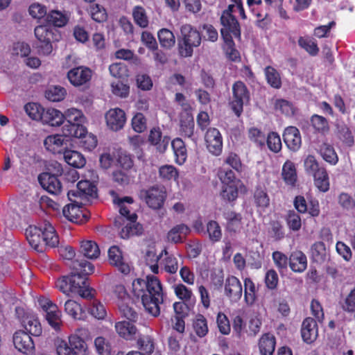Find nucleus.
<instances>
[{
    "instance_id": "1",
    "label": "nucleus",
    "mask_w": 355,
    "mask_h": 355,
    "mask_svg": "<svg viewBox=\"0 0 355 355\" xmlns=\"http://www.w3.org/2000/svg\"><path fill=\"white\" fill-rule=\"evenodd\" d=\"M132 293L141 303L146 311L154 317L160 313L159 304L164 302V293L159 279L148 275L146 279H137L132 282Z\"/></svg>"
},
{
    "instance_id": "2",
    "label": "nucleus",
    "mask_w": 355,
    "mask_h": 355,
    "mask_svg": "<svg viewBox=\"0 0 355 355\" xmlns=\"http://www.w3.org/2000/svg\"><path fill=\"white\" fill-rule=\"evenodd\" d=\"M73 272L69 275L63 276L55 282V286L61 292L69 295L80 291V287L85 284L87 276L94 272V266L87 261L74 260L72 262Z\"/></svg>"
},
{
    "instance_id": "3",
    "label": "nucleus",
    "mask_w": 355,
    "mask_h": 355,
    "mask_svg": "<svg viewBox=\"0 0 355 355\" xmlns=\"http://www.w3.org/2000/svg\"><path fill=\"white\" fill-rule=\"evenodd\" d=\"M223 28L220 33L223 40V51L226 58L232 62H240L241 57L240 52L236 49L233 37L241 39L240 24H222Z\"/></svg>"
},
{
    "instance_id": "4",
    "label": "nucleus",
    "mask_w": 355,
    "mask_h": 355,
    "mask_svg": "<svg viewBox=\"0 0 355 355\" xmlns=\"http://www.w3.org/2000/svg\"><path fill=\"white\" fill-rule=\"evenodd\" d=\"M232 90V97L230 102V106L233 112L239 117L243 111V105L250 102V92L241 80L234 82Z\"/></svg>"
},
{
    "instance_id": "5",
    "label": "nucleus",
    "mask_w": 355,
    "mask_h": 355,
    "mask_svg": "<svg viewBox=\"0 0 355 355\" xmlns=\"http://www.w3.org/2000/svg\"><path fill=\"white\" fill-rule=\"evenodd\" d=\"M55 174H51L48 172L42 173L38 176V181L42 187L51 194L58 195L62 191V184L58 175H61L63 172L60 164L55 162L54 164Z\"/></svg>"
},
{
    "instance_id": "6",
    "label": "nucleus",
    "mask_w": 355,
    "mask_h": 355,
    "mask_svg": "<svg viewBox=\"0 0 355 355\" xmlns=\"http://www.w3.org/2000/svg\"><path fill=\"white\" fill-rule=\"evenodd\" d=\"M29 15L35 19H41L46 17L45 22H68L69 17L67 14L59 10H51L47 14L45 6L39 3H33L28 8Z\"/></svg>"
},
{
    "instance_id": "7",
    "label": "nucleus",
    "mask_w": 355,
    "mask_h": 355,
    "mask_svg": "<svg viewBox=\"0 0 355 355\" xmlns=\"http://www.w3.org/2000/svg\"><path fill=\"white\" fill-rule=\"evenodd\" d=\"M140 197L145 200L150 208L159 209L164 205L166 192L164 187L153 186L148 189L141 190Z\"/></svg>"
},
{
    "instance_id": "8",
    "label": "nucleus",
    "mask_w": 355,
    "mask_h": 355,
    "mask_svg": "<svg viewBox=\"0 0 355 355\" xmlns=\"http://www.w3.org/2000/svg\"><path fill=\"white\" fill-rule=\"evenodd\" d=\"M67 24H41L35 28V35L39 41H58L60 37L57 28L64 27Z\"/></svg>"
},
{
    "instance_id": "9",
    "label": "nucleus",
    "mask_w": 355,
    "mask_h": 355,
    "mask_svg": "<svg viewBox=\"0 0 355 355\" xmlns=\"http://www.w3.org/2000/svg\"><path fill=\"white\" fill-rule=\"evenodd\" d=\"M205 141L208 151L213 155L218 156L223 151V137L216 128H209L205 135Z\"/></svg>"
},
{
    "instance_id": "10",
    "label": "nucleus",
    "mask_w": 355,
    "mask_h": 355,
    "mask_svg": "<svg viewBox=\"0 0 355 355\" xmlns=\"http://www.w3.org/2000/svg\"><path fill=\"white\" fill-rule=\"evenodd\" d=\"M15 347L20 352L29 354L35 350V344L31 334L23 330L16 331L12 338Z\"/></svg>"
},
{
    "instance_id": "11",
    "label": "nucleus",
    "mask_w": 355,
    "mask_h": 355,
    "mask_svg": "<svg viewBox=\"0 0 355 355\" xmlns=\"http://www.w3.org/2000/svg\"><path fill=\"white\" fill-rule=\"evenodd\" d=\"M224 293L225 296L231 301H239L243 293V288L240 280L234 275H228L224 283Z\"/></svg>"
},
{
    "instance_id": "12",
    "label": "nucleus",
    "mask_w": 355,
    "mask_h": 355,
    "mask_svg": "<svg viewBox=\"0 0 355 355\" xmlns=\"http://www.w3.org/2000/svg\"><path fill=\"white\" fill-rule=\"evenodd\" d=\"M105 117L107 127L113 131L122 129L126 122L125 112L117 107L109 110Z\"/></svg>"
},
{
    "instance_id": "13",
    "label": "nucleus",
    "mask_w": 355,
    "mask_h": 355,
    "mask_svg": "<svg viewBox=\"0 0 355 355\" xmlns=\"http://www.w3.org/2000/svg\"><path fill=\"white\" fill-rule=\"evenodd\" d=\"M92 71L85 67H78L69 70L67 78L71 85L75 87L82 86L87 83L92 78Z\"/></svg>"
},
{
    "instance_id": "14",
    "label": "nucleus",
    "mask_w": 355,
    "mask_h": 355,
    "mask_svg": "<svg viewBox=\"0 0 355 355\" xmlns=\"http://www.w3.org/2000/svg\"><path fill=\"white\" fill-rule=\"evenodd\" d=\"M89 335L88 329L80 328L75 335L69 337V345L73 349L76 355H85L87 349V344L83 338Z\"/></svg>"
},
{
    "instance_id": "15",
    "label": "nucleus",
    "mask_w": 355,
    "mask_h": 355,
    "mask_svg": "<svg viewBox=\"0 0 355 355\" xmlns=\"http://www.w3.org/2000/svg\"><path fill=\"white\" fill-rule=\"evenodd\" d=\"M300 333L304 343L307 344L313 343L318 336V327L315 320L311 317H307L304 319L302 323Z\"/></svg>"
},
{
    "instance_id": "16",
    "label": "nucleus",
    "mask_w": 355,
    "mask_h": 355,
    "mask_svg": "<svg viewBox=\"0 0 355 355\" xmlns=\"http://www.w3.org/2000/svg\"><path fill=\"white\" fill-rule=\"evenodd\" d=\"M97 189L89 180H80L77 184L76 191L70 190L67 192V196L70 201H73V198L80 197V198H87V197H94L96 195Z\"/></svg>"
},
{
    "instance_id": "17",
    "label": "nucleus",
    "mask_w": 355,
    "mask_h": 355,
    "mask_svg": "<svg viewBox=\"0 0 355 355\" xmlns=\"http://www.w3.org/2000/svg\"><path fill=\"white\" fill-rule=\"evenodd\" d=\"M68 139L64 135H53L48 136L44 141L46 148L53 154H63L67 150Z\"/></svg>"
},
{
    "instance_id": "18",
    "label": "nucleus",
    "mask_w": 355,
    "mask_h": 355,
    "mask_svg": "<svg viewBox=\"0 0 355 355\" xmlns=\"http://www.w3.org/2000/svg\"><path fill=\"white\" fill-rule=\"evenodd\" d=\"M25 234L29 245L34 250L40 252L45 250V243L42 239L41 227L30 225L26 229Z\"/></svg>"
},
{
    "instance_id": "19",
    "label": "nucleus",
    "mask_w": 355,
    "mask_h": 355,
    "mask_svg": "<svg viewBox=\"0 0 355 355\" xmlns=\"http://www.w3.org/2000/svg\"><path fill=\"white\" fill-rule=\"evenodd\" d=\"M283 139L287 148L293 152H297L301 148V134L299 129L295 126H288L285 128Z\"/></svg>"
},
{
    "instance_id": "20",
    "label": "nucleus",
    "mask_w": 355,
    "mask_h": 355,
    "mask_svg": "<svg viewBox=\"0 0 355 355\" xmlns=\"http://www.w3.org/2000/svg\"><path fill=\"white\" fill-rule=\"evenodd\" d=\"M40 304L46 313V318L49 324L55 330L59 329L61 314L58 311V306L49 300H41Z\"/></svg>"
},
{
    "instance_id": "21",
    "label": "nucleus",
    "mask_w": 355,
    "mask_h": 355,
    "mask_svg": "<svg viewBox=\"0 0 355 355\" xmlns=\"http://www.w3.org/2000/svg\"><path fill=\"white\" fill-rule=\"evenodd\" d=\"M148 141L159 153H164L168 146L171 138L166 135L163 136L159 128H153L150 131Z\"/></svg>"
},
{
    "instance_id": "22",
    "label": "nucleus",
    "mask_w": 355,
    "mask_h": 355,
    "mask_svg": "<svg viewBox=\"0 0 355 355\" xmlns=\"http://www.w3.org/2000/svg\"><path fill=\"white\" fill-rule=\"evenodd\" d=\"M108 257L110 264L116 267L121 273L127 275L130 272V266L123 261L122 252L118 246L113 245L110 248Z\"/></svg>"
},
{
    "instance_id": "23",
    "label": "nucleus",
    "mask_w": 355,
    "mask_h": 355,
    "mask_svg": "<svg viewBox=\"0 0 355 355\" xmlns=\"http://www.w3.org/2000/svg\"><path fill=\"white\" fill-rule=\"evenodd\" d=\"M160 259L159 266L169 274H175L178 270V261L174 254L168 252L166 248H164L159 254Z\"/></svg>"
},
{
    "instance_id": "24",
    "label": "nucleus",
    "mask_w": 355,
    "mask_h": 355,
    "mask_svg": "<svg viewBox=\"0 0 355 355\" xmlns=\"http://www.w3.org/2000/svg\"><path fill=\"white\" fill-rule=\"evenodd\" d=\"M194 119L192 114L185 110L180 115V132L183 137L191 138L194 133Z\"/></svg>"
},
{
    "instance_id": "25",
    "label": "nucleus",
    "mask_w": 355,
    "mask_h": 355,
    "mask_svg": "<svg viewBox=\"0 0 355 355\" xmlns=\"http://www.w3.org/2000/svg\"><path fill=\"white\" fill-rule=\"evenodd\" d=\"M64 120V116L60 111L54 108H48L44 109L39 121L51 126H60Z\"/></svg>"
},
{
    "instance_id": "26",
    "label": "nucleus",
    "mask_w": 355,
    "mask_h": 355,
    "mask_svg": "<svg viewBox=\"0 0 355 355\" xmlns=\"http://www.w3.org/2000/svg\"><path fill=\"white\" fill-rule=\"evenodd\" d=\"M289 266L294 272L302 273L307 268V258L304 252L295 250L289 256Z\"/></svg>"
},
{
    "instance_id": "27",
    "label": "nucleus",
    "mask_w": 355,
    "mask_h": 355,
    "mask_svg": "<svg viewBox=\"0 0 355 355\" xmlns=\"http://www.w3.org/2000/svg\"><path fill=\"white\" fill-rule=\"evenodd\" d=\"M42 239L45 243V248H55L59 244V237L54 227L48 221H44L41 226Z\"/></svg>"
},
{
    "instance_id": "28",
    "label": "nucleus",
    "mask_w": 355,
    "mask_h": 355,
    "mask_svg": "<svg viewBox=\"0 0 355 355\" xmlns=\"http://www.w3.org/2000/svg\"><path fill=\"white\" fill-rule=\"evenodd\" d=\"M282 177L286 185L295 187L297 180V170L295 164L286 160L282 166Z\"/></svg>"
},
{
    "instance_id": "29",
    "label": "nucleus",
    "mask_w": 355,
    "mask_h": 355,
    "mask_svg": "<svg viewBox=\"0 0 355 355\" xmlns=\"http://www.w3.org/2000/svg\"><path fill=\"white\" fill-rule=\"evenodd\" d=\"M62 132L65 137L79 139L87 133V128L84 124L66 121Z\"/></svg>"
},
{
    "instance_id": "30",
    "label": "nucleus",
    "mask_w": 355,
    "mask_h": 355,
    "mask_svg": "<svg viewBox=\"0 0 355 355\" xmlns=\"http://www.w3.org/2000/svg\"><path fill=\"white\" fill-rule=\"evenodd\" d=\"M171 147L175 155V163L182 165L187 158V150L183 140L179 137L171 141Z\"/></svg>"
},
{
    "instance_id": "31",
    "label": "nucleus",
    "mask_w": 355,
    "mask_h": 355,
    "mask_svg": "<svg viewBox=\"0 0 355 355\" xmlns=\"http://www.w3.org/2000/svg\"><path fill=\"white\" fill-rule=\"evenodd\" d=\"M276 345L274 335L266 333L262 335L259 341V348L261 355H272Z\"/></svg>"
},
{
    "instance_id": "32",
    "label": "nucleus",
    "mask_w": 355,
    "mask_h": 355,
    "mask_svg": "<svg viewBox=\"0 0 355 355\" xmlns=\"http://www.w3.org/2000/svg\"><path fill=\"white\" fill-rule=\"evenodd\" d=\"M62 214L68 220L75 223L83 222V218H85V215L81 211V207L74 203L64 206Z\"/></svg>"
},
{
    "instance_id": "33",
    "label": "nucleus",
    "mask_w": 355,
    "mask_h": 355,
    "mask_svg": "<svg viewBox=\"0 0 355 355\" xmlns=\"http://www.w3.org/2000/svg\"><path fill=\"white\" fill-rule=\"evenodd\" d=\"M182 38L186 42H190L193 46H198L201 43V35L198 31L192 28L190 24H184L180 28Z\"/></svg>"
},
{
    "instance_id": "34",
    "label": "nucleus",
    "mask_w": 355,
    "mask_h": 355,
    "mask_svg": "<svg viewBox=\"0 0 355 355\" xmlns=\"http://www.w3.org/2000/svg\"><path fill=\"white\" fill-rule=\"evenodd\" d=\"M114 327L117 334L124 339L132 340L135 338L137 329L130 322L120 321L116 322Z\"/></svg>"
},
{
    "instance_id": "35",
    "label": "nucleus",
    "mask_w": 355,
    "mask_h": 355,
    "mask_svg": "<svg viewBox=\"0 0 355 355\" xmlns=\"http://www.w3.org/2000/svg\"><path fill=\"white\" fill-rule=\"evenodd\" d=\"M227 220V230L230 232H236L242 227V215L233 211H227L223 214Z\"/></svg>"
},
{
    "instance_id": "36",
    "label": "nucleus",
    "mask_w": 355,
    "mask_h": 355,
    "mask_svg": "<svg viewBox=\"0 0 355 355\" xmlns=\"http://www.w3.org/2000/svg\"><path fill=\"white\" fill-rule=\"evenodd\" d=\"M63 155L65 162L74 168H80L86 164L85 157L76 150H65Z\"/></svg>"
},
{
    "instance_id": "37",
    "label": "nucleus",
    "mask_w": 355,
    "mask_h": 355,
    "mask_svg": "<svg viewBox=\"0 0 355 355\" xmlns=\"http://www.w3.org/2000/svg\"><path fill=\"white\" fill-rule=\"evenodd\" d=\"M22 322L23 325L28 334L34 336H40L42 331V326L39 320L35 315H26Z\"/></svg>"
},
{
    "instance_id": "38",
    "label": "nucleus",
    "mask_w": 355,
    "mask_h": 355,
    "mask_svg": "<svg viewBox=\"0 0 355 355\" xmlns=\"http://www.w3.org/2000/svg\"><path fill=\"white\" fill-rule=\"evenodd\" d=\"M244 283V300L247 304L252 305L257 300V288L251 278L246 277Z\"/></svg>"
},
{
    "instance_id": "39",
    "label": "nucleus",
    "mask_w": 355,
    "mask_h": 355,
    "mask_svg": "<svg viewBox=\"0 0 355 355\" xmlns=\"http://www.w3.org/2000/svg\"><path fill=\"white\" fill-rule=\"evenodd\" d=\"M319 153L323 159L331 165H336L338 162V156L332 145L323 143L319 148Z\"/></svg>"
},
{
    "instance_id": "40",
    "label": "nucleus",
    "mask_w": 355,
    "mask_h": 355,
    "mask_svg": "<svg viewBox=\"0 0 355 355\" xmlns=\"http://www.w3.org/2000/svg\"><path fill=\"white\" fill-rule=\"evenodd\" d=\"M80 252L90 259H97L101 253L98 245L93 241H84L80 245Z\"/></svg>"
},
{
    "instance_id": "41",
    "label": "nucleus",
    "mask_w": 355,
    "mask_h": 355,
    "mask_svg": "<svg viewBox=\"0 0 355 355\" xmlns=\"http://www.w3.org/2000/svg\"><path fill=\"white\" fill-rule=\"evenodd\" d=\"M190 230L189 227L184 224H180L174 226L168 232V239L169 241L178 243H182L183 240L182 238V234L187 235L189 233Z\"/></svg>"
},
{
    "instance_id": "42",
    "label": "nucleus",
    "mask_w": 355,
    "mask_h": 355,
    "mask_svg": "<svg viewBox=\"0 0 355 355\" xmlns=\"http://www.w3.org/2000/svg\"><path fill=\"white\" fill-rule=\"evenodd\" d=\"M264 74L267 83L272 88L279 89L282 87V79L279 73L271 66L264 69Z\"/></svg>"
},
{
    "instance_id": "43",
    "label": "nucleus",
    "mask_w": 355,
    "mask_h": 355,
    "mask_svg": "<svg viewBox=\"0 0 355 355\" xmlns=\"http://www.w3.org/2000/svg\"><path fill=\"white\" fill-rule=\"evenodd\" d=\"M254 202L257 207L265 209L270 205V198L264 187L258 186L256 187L254 195Z\"/></svg>"
},
{
    "instance_id": "44",
    "label": "nucleus",
    "mask_w": 355,
    "mask_h": 355,
    "mask_svg": "<svg viewBox=\"0 0 355 355\" xmlns=\"http://www.w3.org/2000/svg\"><path fill=\"white\" fill-rule=\"evenodd\" d=\"M193 329L196 334L200 337H205L209 331L207 320L202 314H198L192 323Z\"/></svg>"
},
{
    "instance_id": "45",
    "label": "nucleus",
    "mask_w": 355,
    "mask_h": 355,
    "mask_svg": "<svg viewBox=\"0 0 355 355\" xmlns=\"http://www.w3.org/2000/svg\"><path fill=\"white\" fill-rule=\"evenodd\" d=\"M315 186L322 192H327L329 189V178L328 173L324 169H321L313 176Z\"/></svg>"
},
{
    "instance_id": "46",
    "label": "nucleus",
    "mask_w": 355,
    "mask_h": 355,
    "mask_svg": "<svg viewBox=\"0 0 355 355\" xmlns=\"http://www.w3.org/2000/svg\"><path fill=\"white\" fill-rule=\"evenodd\" d=\"M311 256L313 261L322 263L326 258V247L323 242L314 243L311 248Z\"/></svg>"
},
{
    "instance_id": "47",
    "label": "nucleus",
    "mask_w": 355,
    "mask_h": 355,
    "mask_svg": "<svg viewBox=\"0 0 355 355\" xmlns=\"http://www.w3.org/2000/svg\"><path fill=\"white\" fill-rule=\"evenodd\" d=\"M298 45L311 56H315L319 53L317 43L309 37H300Z\"/></svg>"
},
{
    "instance_id": "48",
    "label": "nucleus",
    "mask_w": 355,
    "mask_h": 355,
    "mask_svg": "<svg viewBox=\"0 0 355 355\" xmlns=\"http://www.w3.org/2000/svg\"><path fill=\"white\" fill-rule=\"evenodd\" d=\"M158 39L161 46L169 49L175 45V38L172 31L162 28L158 32Z\"/></svg>"
},
{
    "instance_id": "49",
    "label": "nucleus",
    "mask_w": 355,
    "mask_h": 355,
    "mask_svg": "<svg viewBox=\"0 0 355 355\" xmlns=\"http://www.w3.org/2000/svg\"><path fill=\"white\" fill-rule=\"evenodd\" d=\"M285 220L288 227L293 232H297L302 227L301 217L294 210H289L287 212L285 216Z\"/></svg>"
},
{
    "instance_id": "50",
    "label": "nucleus",
    "mask_w": 355,
    "mask_h": 355,
    "mask_svg": "<svg viewBox=\"0 0 355 355\" xmlns=\"http://www.w3.org/2000/svg\"><path fill=\"white\" fill-rule=\"evenodd\" d=\"M304 166L306 173L311 176H313L315 174L318 173V172H319L321 169L325 168L324 166L320 165L315 157L312 155H309L305 158L304 161Z\"/></svg>"
},
{
    "instance_id": "51",
    "label": "nucleus",
    "mask_w": 355,
    "mask_h": 355,
    "mask_svg": "<svg viewBox=\"0 0 355 355\" xmlns=\"http://www.w3.org/2000/svg\"><path fill=\"white\" fill-rule=\"evenodd\" d=\"M159 176L163 181L175 180L179 176V173L174 166L165 164L159 168Z\"/></svg>"
},
{
    "instance_id": "52",
    "label": "nucleus",
    "mask_w": 355,
    "mask_h": 355,
    "mask_svg": "<svg viewBox=\"0 0 355 355\" xmlns=\"http://www.w3.org/2000/svg\"><path fill=\"white\" fill-rule=\"evenodd\" d=\"M65 312L73 319H81L83 313L81 305L77 302L68 300L64 303Z\"/></svg>"
},
{
    "instance_id": "53",
    "label": "nucleus",
    "mask_w": 355,
    "mask_h": 355,
    "mask_svg": "<svg viewBox=\"0 0 355 355\" xmlns=\"http://www.w3.org/2000/svg\"><path fill=\"white\" fill-rule=\"evenodd\" d=\"M266 143L269 150L275 153H279L282 148L279 135L276 132H270L266 137Z\"/></svg>"
},
{
    "instance_id": "54",
    "label": "nucleus",
    "mask_w": 355,
    "mask_h": 355,
    "mask_svg": "<svg viewBox=\"0 0 355 355\" xmlns=\"http://www.w3.org/2000/svg\"><path fill=\"white\" fill-rule=\"evenodd\" d=\"M238 193L236 184H223L220 196L224 200L233 202L237 198Z\"/></svg>"
},
{
    "instance_id": "55",
    "label": "nucleus",
    "mask_w": 355,
    "mask_h": 355,
    "mask_svg": "<svg viewBox=\"0 0 355 355\" xmlns=\"http://www.w3.org/2000/svg\"><path fill=\"white\" fill-rule=\"evenodd\" d=\"M311 123L314 130L318 132L324 133L329 130L328 121L322 116L316 114L312 115Z\"/></svg>"
},
{
    "instance_id": "56",
    "label": "nucleus",
    "mask_w": 355,
    "mask_h": 355,
    "mask_svg": "<svg viewBox=\"0 0 355 355\" xmlns=\"http://www.w3.org/2000/svg\"><path fill=\"white\" fill-rule=\"evenodd\" d=\"M65 95L66 89L60 86L51 87L45 92L46 98L52 102H59L63 100Z\"/></svg>"
},
{
    "instance_id": "57",
    "label": "nucleus",
    "mask_w": 355,
    "mask_h": 355,
    "mask_svg": "<svg viewBox=\"0 0 355 355\" xmlns=\"http://www.w3.org/2000/svg\"><path fill=\"white\" fill-rule=\"evenodd\" d=\"M66 121L84 124L86 122V117L83 112L76 108H69L64 114Z\"/></svg>"
},
{
    "instance_id": "58",
    "label": "nucleus",
    "mask_w": 355,
    "mask_h": 355,
    "mask_svg": "<svg viewBox=\"0 0 355 355\" xmlns=\"http://www.w3.org/2000/svg\"><path fill=\"white\" fill-rule=\"evenodd\" d=\"M248 138L259 147H263L266 144L265 134L257 128H250L248 130Z\"/></svg>"
},
{
    "instance_id": "59",
    "label": "nucleus",
    "mask_w": 355,
    "mask_h": 355,
    "mask_svg": "<svg viewBox=\"0 0 355 355\" xmlns=\"http://www.w3.org/2000/svg\"><path fill=\"white\" fill-rule=\"evenodd\" d=\"M138 348L143 352V354H150L154 351V342L149 336H140L137 342Z\"/></svg>"
},
{
    "instance_id": "60",
    "label": "nucleus",
    "mask_w": 355,
    "mask_h": 355,
    "mask_svg": "<svg viewBox=\"0 0 355 355\" xmlns=\"http://www.w3.org/2000/svg\"><path fill=\"white\" fill-rule=\"evenodd\" d=\"M216 324L219 332L223 335H229L231 325L227 316L223 312H218L216 316Z\"/></svg>"
},
{
    "instance_id": "61",
    "label": "nucleus",
    "mask_w": 355,
    "mask_h": 355,
    "mask_svg": "<svg viewBox=\"0 0 355 355\" xmlns=\"http://www.w3.org/2000/svg\"><path fill=\"white\" fill-rule=\"evenodd\" d=\"M131 124L136 132L141 133L147 128V119L142 113L137 112L132 117Z\"/></svg>"
},
{
    "instance_id": "62",
    "label": "nucleus",
    "mask_w": 355,
    "mask_h": 355,
    "mask_svg": "<svg viewBox=\"0 0 355 355\" xmlns=\"http://www.w3.org/2000/svg\"><path fill=\"white\" fill-rule=\"evenodd\" d=\"M26 114L33 120L39 121L44 112V107L37 103H28L24 106Z\"/></svg>"
},
{
    "instance_id": "63",
    "label": "nucleus",
    "mask_w": 355,
    "mask_h": 355,
    "mask_svg": "<svg viewBox=\"0 0 355 355\" xmlns=\"http://www.w3.org/2000/svg\"><path fill=\"white\" fill-rule=\"evenodd\" d=\"M109 71L110 74L116 78H123L128 76V69L124 63H113L110 66Z\"/></svg>"
},
{
    "instance_id": "64",
    "label": "nucleus",
    "mask_w": 355,
    "mask_h": 355,
    "mask_svg": "<svg viewBox=\"0 0 355 355\" xmlns=\"http://www.w3.org/2000/svg\"><path fill=\"white\" fill-rule=\"evenodd\" d=\"M338 137L347 146H352L354 144L352 133L350 129L345 125H341L338 128Z\"/></svg>"
}]
</instances>
